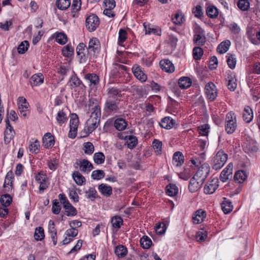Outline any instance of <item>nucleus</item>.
Wrapping results in <instances>:
<instances>
[{"label":"nucleus","instance_id":"1","mask_svg":"<svg viewBox=\"0 0 260 260\" xmlns=\"http://www.w3.org/2000/svg\"><path fill=\"white\" fill-rule=\"evenodd\" d=\"M101 118V108L96 106L93 108L90 118L87 120L85 126L82 132L84 135L81 137H85L93 132L99 126Z\"/></svg>","mask_w":260,"mask_h":260},{"label":"nucleus","instance_id":"2","mask_svg":"<svg viewBox=\"0 0 260 260\" xmlns=\"http://www.w3.org/2000/svg\"><path fill=\"white\" fill-rule=\"evenodd\" d=\"M120 99H113L107 98L105 101L104 111L108 113H119L121 107L119 105Z\"/></svg>","mask_w":260,"mask_h":260},{"label":"nucleus","instance_id":"3","mask_svg":"<svg viewBox=\"0 0 260 260\" xmlns=\"http://www.w3.org/2000/svg\"><path fill=\"white\" fill-rule=\"evenodd\" d=\"M228 154L222 150L218 151L212 160V168L215 170L220 169L226 162Z\"/></svg>","mask_w":260,"mask_h":260},{"label":"nucleus","instance_id":"4","mask_svg":"<svg viewBox=\"0 0 260 260\" xmlns=\"http://www.w3.org/2000/svg\"><path fill=\"white\" fill-rule=\"evenodd\" d=\"M193 44L197 46H202L206 41L205 32L200 26L197 25L193 29Z\"/></svg>","mask_w":260,"mask_h":260},{"label":"nucleus","instance_id":"5","mask_svg":"<svg viewBox=\"0 0 260 260\" xmlns=\"http://www.w3.org/2000/svg\"><path fill=\"white\" fill-rule=\"evenodd\" d=\"M236 116L235 113L231 111L229 112L225 119V131L229 134H233L237 127Z\"/></svg>","mask_w":260,"mask_h":260},{"label":"nucleus","instance_id":"6","mask_svg":"<svg viewBox=\"0 0 260 260\" xmlns=\"http://www.w3.org/2000/svg\"><path fill=\"white\" fill-rule=\"evenodd\" d=\"M35 178L37 182L40 184L39 188L40 193H43L48 187L49 185L46 174L43 172H40L36 175Z\"/></svg>","mask_w":260,"mask_h":260},{"label":"nucleus","instance_id":"7","mask_svg":"<svg viewBox=\"0 0 260 260\" xmlns=\"http://www.w3.org/2000/svg\"><path fill=\"white\" fill-rule=\"evenodd\" d=\"M8 113H7V117L5 120L6 123V129L4 133V141L5 144H9L11 141L14 138L15 132L13 129V127L10 124L9 117H8Z\"/></svg>","mask_w":260,"mask_h":260},{"label":"nucleus","instance_id":"8","mask_svg":"<svg viewBox=\"0 0 260 260\" xmlns=\"http://www.w3.org/2000/svg\"><path fill=\"white\" fill-rule=\"evenodd\" d=\"M85 23L89 31H94L100 24L99 18L95 14L90 15L86 18Z\"/></svg>","mask_w":260,"mask_h":260},{"label":"nucleus","instance_id":"9","mask_svg":"<svg viewBox=\"0 0 260 260\" xmlns=\"http://www.w3.org/2000/svg\"><path fill=\"white\" fill-rule=\"evenodd\" d=\"M205 92L207 98L210 101H213L217 96V90L216 86L212 82L207 84L205 88Z\"/></svg>","mask_w":260,"mask_h":260},{"label":"nucleus","instance_id":"10","mask_svg":"<svg viewBox=\"0 0 260 260\" xmlns=\"http://www.w3.org/2000/svg\"><path fill=\"white\" fill-rule=\"evenodd\" d=\"M75 165L77 166L75 167L76 168L79 167L80 170L84 173H88L93 169L92 164L87 159H83L77 160Z\"/></svg>","mask_w":260,"mask_h":260},{"label":"nucleus","instance_id":"11","mask_svg":"<svg viewBox=\"0 0 260 260\" xmlns=\"http://www.w3.org/2000/svg\"><path fill=\"white\" fill-rule=\"evenodd\" d=\"M204 181L201 178L197 177L194 175L190 179L189 185L188 189L191 193L197 191L202 186Z\"/></svg>","mask_w":260,"mask_h":260},{"label":"nucleus","instance_id":"12","mask_svg":"<svg viewBox=\"0 0 260 260\" xmlns=\"http://www.w3.org/2000/svg\"><path fill=\"white\" fill-rule=\"evenodd\" d=\"M210 172V167L208 164L204 163L199 168L196 173L194 175L197 177L201 178L204 181Z\"/></svg>","mask_w":260,"mask_h":260},{"label":"nucleus","instance_id":"13","mask_svg":"<svg viewBox=\"0 0 260 260\" xmlns=\"http://www.w3.org/2000/svg\"><path fill=\"white\" fill-rule=\"evenodd\" d=\"M233 165L229 163L226 168L221 172L220 175V179L223 182H226L232 177Z\"/></svg>","mask_w":260,"mask_h":260},{"label":"nucleus","instance_id":"14","mask_svg":"<svg viewBox=\"0 0 260 260\" xmlns=\"http://www.w3.org/2000/svg\"><path fill=\"white\" fill-rule=\"evenodd\" d=\"M218 179L214 178L208 182L205 186L204 190L206 194H212L218 187Z\"/></svg>","mask_w":260,"mask_h":260},{"label":"nucleus","instance_id":"15","mask_svg":"<svg viewBox=\"0 0 260 260\" xmlns=\"http://www.w3.org/2000/svg\"><path fill=\"white\" fill-rule=\"evenodd\" d=\"M226 80L228 89L232 91H234L237 87V80L234 73L231 71L227 73Z\"/></svg>","mask_w":260,"mask_h":260},{"label":"nucleus","instance_id":"16","mask_svg":"<svg viewBox=\"0 0 260 260\" xmlns=\"http://www.w3.org/2000/svg\"><path fill=\"white\" fill-rule=\"evenodd\" d=\"M206 217V212L203 209H199L194 213L192 220L194 224H199L202 222Z\"/></svg>","mask_w":260,"mask_h":260},{"label":"nucleus","instance_id":"17","mask_svg":"<svg viewBox=\"0 0 260 260\" xmlns=\"http://www.w3.org/2000/svg\"><path fill=\"white\" fill-rule=\"evenodd\" d=\"M43 146L45 148L52 147L55 143L54 137L50 133L45 134L42 139Z\"/></svg>","mask_w":260,"mask_h":260},{"label":"nucleus","instance_id":"18","mask_svg":"<svg viewBox=\"0 0 260 260\" xmlns=\"http://www.w3.org/2000/svg\"><path fill=\"white\" fill-rule=\"evenodd\" d=\"M159 66L162 70L167 73H172L175 70L173 64L169 59L161 60Z\"/></svg>","mask_w":260,"mask_h":260},{"label":"nucleus","instance_id":"19","mask_svg":"<svg viewBox=\"0 0 260 260\" xmlns=\"http://www.w3.org/2000/svg\"><path fill=\"white\" fill-rule=\"evenodd\" d=\"M100 49V43L96 38H93L90 40L88 43V52L93 51L94 54L98 53Z\"/></svg>","mask_w":260,"mask_h":260},{"label":"nucleus","instance_id":"20","mask_svg":"<svg viewBox=\"0 0 260 260\" xmlns=\"http://www.w3.org/2000/svg\"><path fill=\"white\" fill-rule=\"evenodd\" d=\"M108 98L113 99H120L122 96L121 90L116 87L109 88L107 90Z\"/></svg>","mask_w":260,"mask_h":260},{"label":"nucleus","instance_id":"21","mask_svg":"<svg viewBox=\"0 0 260 260\" xmlns=\"http://www.w3.org/2000/svg\"><path fill=\"white\" fill-rule=\"evenodd\" d=\"M134 76L140 81L143 82L146 81L147 76L142 71L141 68L139 66H134L132 68Z\"/></svg>","mask_w":260,"mask_h":260},{"label":"nucleus","instance_id":"22","mask_svg":"<svg viewBox=\"0 0 260 260\" xmlns=\"http://www.w3.org/2000/svg\"><path fill=\"white\" fill-rule=\"evenodd\" d=\"M175 121L170 117H165L159 122V125L162 128L169 129L173 127Z\"/></svg>","mask_w":260,"mask_h":260},{"label":"nucleus","instance_id":"23","mask_svg":"<svg viewBox=\"0 0 260 260\" xmlns=\"http://www.w3.org/2000/svg\"><path fill=\"white\" fill-rule=\"evenodd\" d=\"M98 189L99 191L104 196L110 197L112 194V187L106 184L102 183L99 185Z\"/></svg>","mask_w":260,"mask_h":260},{"label":"nucleus","instance_id":"24","mask_svg":"<svg viewBox=\"0 0 260 260\" xmlns=\"http://www.w3.org/2000/svg\"><path fill=\"white\" fill-rule=\"evenodd\" d=\"M231 44V42L229 40L222 42L218 45L217 51L220 54L225 53L229 49Z\"/></svg>","mask_w":260,"mask_h":260},{"label":"nucleus","instance_id":"25","mask_svg":"<svg viewBox=\"0 0 260 260\" xmlns=\"http://www.w3.org/2000/svg\"><path fill=\"white\" fill-rule=\"evenodd\" d=\"M184 162V156L179 151L176 152L173 157V163L176 167L181 166Z\"/></svg>","mask_w":260,"mask_h":260},{"label":"nucleus","instance_id":"26","mask_svg":"<svg viewBox=\"0 0 260 260\" xmlns=\"http://www.w3.org/2000/svg\"><path fill=\"white\" fill-rule=\"evenodd\" d=\"M44 82V76L42 74L38 73L32 75L30 78V83L33 86H39Z\"/></svg>","mask_w":260,"mask_h":260},{"label":"nucleus","instance_id":"27","mask_svg":"<svg viewBox=\"0 0 260 260\" xmlns=\"http://www.w3.org/2000/svg\"><path fill=\"white\" fill-rule=\"evenodd\" d=\"M68 84L72 89L79 86L82 84V81L74 74L70 77Z\"/></svg>","mask_w":260,"mask_h":260},{"label":"nucleus","instance_id":"28","mask_svg":"<svg viewBox=\"0 0 260 260\" xmlns=\"http://www.w3.org/2000/svg\"><path fill=\"white\" fill-rule=\"evenodd\" d=\"M243 118L244 120L249 123L253 118V112L252 109L248 106L245 107L243 112Z\"/></svg>","mask_w":260,"mask_h":260},{"label":"nucleus","instance_id":"29","mask_svg":"<svg viewBox=\"0 0 260 260\" xmlns=\"http://www.w3.org/2000/svg\"><path fill=\"white\" fill-rule=\"evenodd\" d=\"M127 126V123L125 119L122 118H117L114 121V126L118 131L124 130Z\"/></svg>","mask_w":260,"mask_h":260},{"label":"nucleus","instance_id":"30","mask_svg":"<svg viewBox=\"0 0 260 260\" xmlns=\"http://www.w3.org/2000/svg\"><path fill=\"white\" fill-rule=\"evenodd\" d=\"M178 85L182 89H186L191 85L190 79L187 77H181L178 81Z\"/></svg>","mask_w":260,"mask_h":260},{"label":"nucleus","instance_id":"31","mask_svg":"<svg viewBox=\"0 0 260 260\" xmlns=\"http://www.w3.org/2000/svg\"><path fill=\"white\" fill-rule=\"evenodd\" d=\"M223 199L224 201L221 203V208L225 214H228L232 211L233 206L230 200H226V198Z\"/></svg>","mask_w":260,"mask_h":260},{"label":"nucleus","instance_id":"32","mask_svg":"<svg viewBox=\"0 0 260 260\" xmlns=\"http://www.w3.org/2000/svg\"><path fill=\"white\" fill-rule=\"evenodd\" d=\"M63 208L65 211V214L67 216H75L77 214L76 209L70 203L67 205H64Z\"/></svg>","mask_w":260,"mask_h":260},{"label":"nucleus","instance_id":"33","mask_svg":"<svg viewBox=\"0 0 260 260\" xmlns=\"http://www.w3.org/2000/svg\"><path fill=\"white\" fill-rule=\"evenodd\" d=\"M72 177L78 185H82L86 181L85 177L78 171L73 173Z\"/></svg>","mask_w":260,"mask_h":260},{"label":"nucleus","instance_id":"34","mask_svg":"<svg viewBox=\"0 0 260 260\" xmlns=\"http://www.w3.org/2000/svg\"><path fill=\"white\" fill-rule=\"evenodd\" d=\"M29 145V150L31 153L37 154L39 152L40 144L37 139H32Z\"/></svg>","mask_w":260,"mask_h":260},{"label":"nucleus","instance_id":"35","mask_svg":"<svg viewBox=\"0 0 260 260\" xmlns=\"http://www.w3.org/2000/svg\"><path fill=\"white\" fill-rule=\"evenodd\" d=\"M85 79L93 85H96L99 83V76L94 73L87 74L85 76Z\"/></svg>","mask_w":260,"mask_h":260},{"label":"nucleus","instance_id":"36","mask_svg":"<svg viewBox=\"0 0 260 260\" xmlns=\"http://www.w3.org/2000/svg\"><path fill=\"white\" fill-rule=\"evenodd\" d=\"M247 176L245 171L239 170L236 172L234 175V180L236 182L241 183L246 179Z\"/></svg>","mask_w":260,"mask_h":260},{"label":"nucleus","instance_id":"37","mask_svg":"<svg viewBox=\"0 0 260 260\" xmlns=\"http://www.w3.org/2000/svg\"><path fill=\"white\" fill-rule=\"evenodd\" d=\"M14 175L13 172L10 171L8 172L6 176L5 182L4 183V187H12L13 184V179Z\"/></svg>","mask_w":260,"mask_h":260},{"label":"nucleus","instance_id":"38","mask_svg":"<svg viewBox=\"0 0 260 260\" xmlns=\"http://www.w3.org/2000/svg\"><path fill=\"white\" fill-rule=\"evenodd\" d=\"M127 252V248L122 245L117 246L115 249V253L119 257H124Z\"/></svg>","mask_w":260,"mask_h":260},{"label":"nucleus","instance_id":"39","mask_svg":"<svg viewBox=\"0 0 260 260\" xmlns=\"http://www.w3.org/2000/svg\"><path fill=\"white\" fill-rule=\"evenodd\" d=\"M178 191V188L175 184H170L166 187V193L171 197L176 196Z\"/></svg>","mask_w":260,"mask_h":260},{"label":"nucleus","instance_id":"40","mask_svg":"<svg viewBox=\"0 0 260 260\" xmlns=\"http://www.w3.org/2000/svg\"><path fill=\"white\" fill-rule=\"evenodd\" d=\"M55 41L59 44H65L68 41L67 36L64 32H58L54 34Z\"/></svg>","mask_w":260,"mask_h":260},{"label":"nucleus","instance_id":"41","mask_svg":"<svg viewBox=\"0 0 260 260\" xmlns=\"http://www.w3.org/2000/svg\"><path fill=\"white\" fill-rule=\"evenodd\" d=\"M45 237L44 231L43 228L39 226L36 229L34 238L37 241H42Z\"/></svg>","mask_w":260,"mask_h":260},{"label":"nucleus","instance_id":"42","mask_svg":"<svg viewBox=\"0 0 260 260\" xmlns=\"http://www.w3.org/2000/svg\"><path fill=\"white\" fill-rule=\"evenodd\" d=\"M206 14L207 16L210 18H216L218 14V10L215 7L213 6H209L207 8Z\"/></svg>","mask_w":260,"mask_h":260},{"label":"nucleus","instance_id":"43","mask_svg":"<svg viewBox=\"0 0 260 260\" xmlns=\"http://www.w3.org/2000/svg\"><path fill=\"white\" fill-rule=\"evenodd\" d=\"M111 221L112 226L116 229H119L123 224L122 218L118 215L113 217Z\"/></svg>","mask_w":260,"mask_h":260},{"label":"nucleus","instance_id":"44","mask_svg":"<svg viewBox=\"0 0 260 260\" xmlns=\"http://www.w3.org/2000/svg\"><path fill=\"white\" fill-rule=\"evenodd\" d=\"M12 201V198L8 194H3L1 197L0 202L2 205L5 207L9 206Z\"/></svg>","mask_w":260,"mask_h":260},{"label":"nucleus","instance_id":"45","mask_svg":"<svg viewBox=\"0 0 260 260\" xmlns=\"http://www.w3.org/2000/svg\"><path fill=\"white\" fill-rule=\"evenodd\" d=\"M227 56L228 59L226 62L229 67L231 69H234L236 67L237 62V60L235 55L228 53Z\"/></svg>","mask_w":260,"mask_h":260},{"label":"nucleus","instance_id":"46","mask_svg":"<svg viewBox=\"0 0 260 260\" xmlns=\"http://www.w3.org/2000/svg\"><path fill=\"white\" fill-rule=\"evenodd\" d=\"M140 244L144 249H148L152 244V241L147 236H144L140 239Z\"/></svg>","mask_w":260,"mask_h":260},{"label":"nucleus","instance_id":"47","mask_svg":"<svg viewBox=\"0 0 260 260\" xmlns=\"http://www.w3.org/2000/svg\"><path fill=\"white\" fill-rule=\"evenodd\" d=\"M193 58L196 60H199L201 58L203 54V50L200 46H197L193 48L192 50Z\"/></svg>","mask_w":260,"mask_h":260},{"label":"nucleus","instance_id":"48","mask_svg":"<svg viewBox=\"0 0 260 260\" xmlns=\"http://www.w3.org/2000/svg\"><path fill=\"white\" fill-rule=\"evenodd\" d=\"M56 6L59 9L66 10L70 6V0H57Z\"/></svg>","mask_w":260,"mask_h":260},{"label":"nucleus","instance_id":"49","mask_svg":"<svg viewBox=\"0 0 260 260\" xmlns=\"http://www.w3.org/2000/svg\"><path fill=\"white\" fill-rule=\"evenodd\" d=\"M79 119L77 114H72L70 122V128L76 129L78 128Z\"/></svg>","mask_w":260,"mask_h":260},{"label":"nucleus","instance_id":"50","mask_svg":"<svg viewBox=\"0 0 260 260\" xmlns=\"http://www.w3.org/2000/svg\"><path fill=\"white\" fill-rule=\"evenodd\" d=\"M83 150L85 154H92L94 150L92 143L90 142L84 143L83 144Z\"/></svg>","mask_w":260,"mask_h":260},{"label":"nucleus","instance_id":"51","mask_svg":"<svg viewBox=\"0 0 260 260\" xmlns=\"http://www.w3.org/2000/svg\"><path fill=\"white\" fill-rule=\"evenodd\" d=\"M152 147L157 154H161L162 151V143L161 141L154 139L152 142Z\"/></svg>","mask_w":260,"mask_h":260},{"label":"nucleus","instance_id":"52","mask_svg":"<svg viewBox=\"0 0 260 260\" xmlns=\"http://www.w3.org/2000/svg\"><path fill=\"white\" fill-rule=\"evenodd\" d=\"M29 46V44L27 41H22L17 48L18 52L19 54H24L28 50Z\"/></svg>","mask_w":260,"mask_h":260},{"label":"nucleus","instance_id":"53","mask_svg":"<svg viewBox=\"0 0 260 260\" xmlns=\"http://www.w3.org/2000/svg\"><path fill=\"white\" fill-rule=\"evenodd\" d=\"M86 198L94 201L97 198V191L93 187H90L88 190L85 191Z\"/></svg>","mask_w":260,"mask_h":260},{"label":"nucleus","instance_id":"54","mask_svg":"<svg viewBox=\"0 0 260 260\" xmlns=\"http://www.w3.org/2000/svg\"><path fill=\"white\" fill-rule=\"evenodd\" d=\"M237 6L239 9L245 11L249 8L250 4L248 0H239L237 3Z\"/></svg>","mask_w":260,"mask_h":260},{"label":"nucleus","instance_id":"55","mask_svg":"<svg viewBox=\"0 0 260 260\" xmlns=\"http://www.w3.org/2000/svg\"><path fill=\"white\" fill-rule=\"evenodd\" d=\"M105 157L102 152H96L94 154L93 160L96 164H102L105 161Z\"/></svg>","mask_w":260,"mask_h":260},{"label":"nucleus","instance_id":"56","mask_svg":"<svg viewBox=\"0 0 260 260\" xmlns=\"http://www.w3.org/2000/svg\"><path fill=\"white\" fill-rule=\"evenodd\" d=\"M62 53L65 57L71 56L74 53V48L68 44L63 48Z\"/></svg>","mask_w":260,"mask_h":260},{"label":"nucleus","instance_id":"57","mask_svg":"<svg viewBox=\"0 0 260 260\" xmlns=\"http://www.w3.org/2000/svg\"><path fill=\"white\" fill-rule=\"evenodd\" d=\"M143 25L145 29L146 34H153L157 35H160L159 33H158V30L157 29L150 27V24L146 22H144Z\"/></svg>","mask_w":260,"mask_h":260},{"label":"nucleus","instance_id":"58","mask_svg":"<svg viewBox=\"0 0 260 260\" xmlns=\"http://www.w3.org/2000/svg\"><path fill=\"white\" fill-rule=\"evenodd\" d=\"M105 173L103 170H97L93 171L91 174V177L94 180H100L105 177Z\"/></svg>","mask_w":260,"mask_h":260},{"label":"nucleus","instance_id":"59","mask_svg":"<svg viewBox=\"0 0 260 260\" xmlns=\"http://www.w3.org/2000/svg\"><path fill=\"white\" fill-rule=\"evenodd\" d=\"M166 230V224L164 223H158L155 226V232L158 235L164 234Z\"/></svg>","mask_w":260,"mask_h":260},{"label":"nucleus","instance_id":"60","mask_svg":"<svg viewBox=\"0 0 260 260\" xmlns=\"http://www.w3.org/2000/svg\"><path fill=\"white\" fill-rule=\"evenodd\" d=\"M207 237V233L204 231L198 232L196 236L197 241L199 242H202L205 241Z\"/></svg>","mask_w":260,"mask_h":260},{"label":"nucleus","instance_id":"61","mask_svg":"<svg viewBox=\"0 0 260 260\" xmlns=\"http://www.w3.org/2000/svg\"><path fill=\"white\" fill-rule=\"evenodd\" d=\"M61 207L57 200L53 201L52 211L54 214H58L60 211Z\"/></svg>","mask_w":260,"mask_h":260},{"label":"nucleus","instance_id":"62","mask_svg":"<svg viewBox=\"0 0 260 260\" xmlns=\"http://www.w3.org/2000/svg\"><path fill=\"white\" fill-rule=\"evenodd\" d=\"M67 118L66 117V113L63 110L59 111L57 114L56 120L59 124H62L65 122Z\"/></svg>","mask_w":260,"mask_h":260},{"label":"nucleus","instance_id":"63","mask_svg":"<svg viewBox=\"0 0 260 260\" xmlns=\"http://www.w3.org/2000/svg\"><path fill=\"white\" fill-rule=\"evenodd\" d=\"M209 127L208 124L201 125L198 127V131L200 135L203 136L208 135Z\"/></svg>","mask_w":260,"mask_h":260},{"label":"nucleus","instance_id":"64","mask_svg":"<svg viewBox=\"0 0 260 260\" xmlns=\"http://www.w3.org/2000/svg\"><path fill=\"white\" fill-rule=\"evenodd\" d=\"M172 21L175 24H180L184 21L183 16L179 13H176L175 16L172 18Z\"/></svg>","mask_w":260,"mask_h":260}]
</instances>
